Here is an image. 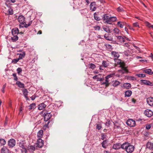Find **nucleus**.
<instances>
[{
    "label": "nucleus",
    "instance_id": "1",
    "mask_svg": "<svg viewBox=\"0 0 153 153\" xmlns=\"http://www.w3.org/2000/svg\"><path fill=\"white\" fill-rule=\"evenodd\" d=\"M40 114L44 117V120L45 121H48L47 123L46 124V126L47 127L51 125L53 122L52 120H49L51 117L52 114L50 112H48L47 111L45 110H43L40 113Z\"/></svg>",
    "mask_w": 153,
    "mask_h": 153
},
{
    "label": "nucleus",
    "instance_id": "2",
    "mask_svg": "<svg viewBox=\"0 0 153 153\" xmlns=\"http://www.w3.org/2000/svg\"><path fill=\"white\" fill-rule=\"evenodd\" d=\"M123 149L125 150L127 153H132L134 150V146L128 142L123 144Z\"/></svg>",
    "mask_w": 153,
    "mask_h": 153
},
{
    "label": "nucleus",
    "instance_id": "3",
    "mask_svg": "<svg viewBox=\"0 0 153 153\" xmlns=\"http://www.w3.org/2000/svg\"><path fill=\"white\" fill-rule=\"evenodd\" d=\"M18 20L20 23L19 25V27H22V25L24 24L25 22H24L25 20V17L22 15H20L19 16Z\"/></svg>",
    "mask_w": 153,
    "mask_h": 153
},
{
    "label": "nucleus",
    "instance_id": "4",
    "mask_svg": "<svg viewBox=\"0 0 153 153\" xmlns=\"http://www.w3.org/2000/svg\"><path fill=\"white\" fill-rule=\"evenodd\" d=\"M126 123L130 127H134L135 126L136 124L135 121L131 119L128 120L126 122Z\"/></svg>",
    "mask_w": 153,
    "mask_h": 153
},
{
    "label": "nucleus",
    "instance_id": "5",
    "mask_svg": "<svg viewBox=\"0 0 153 153\" xmlns=\"http://www.w3.org/2000/svg\"><path fill=\"white\" fill-rule=\"evenodd\" d=\"M16 145V141L13 139H11L8 142V145L9 148H13Z\"/></svg>",
    "mask_w": 153,
    "mask_h": 153
},
{
    "label": "nucleus",
    "instance_id": "6",
    "mask_svg": "<svg viewBox=\"0 0 153 153\" xmlns=\"http://www.w3.org/2000/svg\"><path fill=\"white\" fill-rule=\"evenodd\" d=\"M110 16L108 14H104L102 16V20L105 23H109Z\"/></svg>",
    "mask_w": 153,
    "mask_h": 153
},
{
    "label": "nucleus",
    "instance_id": "7",
    "mask_svg": "<svg viewBox=\"0 0 153 153\" xmlns=\"http://www.w3.org/2000/svg\"><path fill=\"white\" fill-rule=\"evenodd\" d=\"M111 54L112 56V57L114 58V60H117V59L120 56V55L119 53L115 51H112L111 52Z\"/></svg>",
    "mask_w": 153,
    "mask_h": 153
},
{
    "label": "nucleus",
    "instance_id": "8",
    "mask_svg": "<svg viewBox=\"0 0 153 153\" xmlns=\"http://www.w3.org/2000/svg\"><path fill=\"white\" fill-rule=\"evenodd\" d=\"M43 140L41 138H39L37 141L36 147L41 148L43 146Z\"/></svg>",
    "mask_w": 153,
    "mask_h": 153
},
{
    "label": "nucleus",
    "instance_id": "9",
    "mask_svg": "<svg viewBox=\"0 0 153 153\" xmlns=\"http://www.w3.org/2000/svg\"><path fill=\"white\" fill-rule=\"evenodd\" d=\"M144 114L146 116L148 117H150L153 115V112L149 109H146L145 110Z\"/></svg>",
    "mask_w": 153,
    "mask_h": 153
},
{
    "label": "nucleus",
    "instance_id": "10",
    "mask_svg": "<svg viewBox=\"0 0 153 153\" xmlns=\"http://www.w3.org/2000/svg\"><path fill=\"white\" fill-rule=\"evenodd\" d=\"M122 146L123 144H121L120 143H116L113 145V149L115 150L119 149L120 148L123 149Z\"/></svg>",
    "mask_w": 153,
    "mask_h": 153
},
{
    "label": "nucleus",
    "instance_id": "11",
    "mask_svg": "<svg viewBox=\"0 0 153 153\" xmlns=\"http://www.w3.org/2000/svg\"><path fill=\"white\" fill-rule=\"evenodd\" d=\"M123 53L124 55L127 56H132L135 57L136 56L134 54H133L131 52V51L129 50L125 51Z\"/></svg>",
    "mask_w": 153,
    "mask_h": 153
},
{
    "label": "nucleus",
    "instance_id": "12",
    "mask_svg": "<svg viewBox=\"0 0 153 153\" xmlns=\"http://www.w3.org/2000/svg\"><path fill=\"white\" fill-rule=\"evenodd\" d=\"M25 142L24 140L21 141L19 143V147L22 149H24L25 150H26V146L25 145Z\"/></svg>",
    "mask_w": 153,
    "mask_h": 153
},
{
    "label": "nucleus",
    "instance_id": "13",
    "mask_svg": "<svg viewBox=\"0 0 153 153\" xmlns=\"http://www.w3.org/2000/svg\"><path fill=\"white\" fill-rule=\"evenodd\" d=\"M101 75L99 74L94 76L93 78L94 79H96L97 81H102L104 80V78L101 77Z\"/></svg>",
    "mask_w": 153,
    "mask_h": 153
},
{
    "label": "nucleus",
    "instance_id": "14",
    "mask_svg": "<svg viewBox=\"0 0 153 153\" xmlns=\"http://www.w3.org/2000/svg\"><path fill=\"white\" fill-rule=\"evenodd\" d=\"M141 82L143 84L149 86H152L153 85L152 83L149 81L145 80H141Z\"/></svg>",
    "mask_w": 153,
    "mask_h": 153
},
{
    "label": "nucleus",
    "instance_id": "15",
    "mask_svg": "<svg viewBox=\"0 0 153 153\" xmlns=\"http://www.w3.org/2000/svg\"><path fill=\"white\" fill-rule=\"evenodd\" d=\"M96 9V4L95 2H93L90 4V9L92 11H94Z\"/></svg>",
    "mask_w": 153,
    "mask_h": 153
},
{
    "label": "nucleus",
    "instance_id": "16",
    "mask_svg": "<svg viewBox=\"0 0 153 153\" xmlns=\"http://www.w3.org/2000/svg\"><path fill=\"white\" fill-rule=\"evenodd\" d=\"M36 149L35 146H29L27 147V149L30 153H33Z\"/></svg>",
    "mask_w": 153,
    "mask_h": 153
},
{
    "label": "nucleus",
    "instance_id": "17",
    "mask_svg": "<svg viewBox=\"0 0 153 153\" xmlns=\"http://www.w3.org/2000/svg\"><path fill=\"white\" fill-rule=\"evenodd\" d=\"M147 102L150 106H153V97H149L147 98Z\"/></svg>",
    "mask_w": 153,
    "mask_h": 153
},
{
    "label": "nucleus",
    "instance_id": "18",
    "mask_svg": "<svg viewBox=\"0 0 153 153\" xmlns=\"http://www.w3.org/2000/svg\"><path fill=\"white\" fill-rule=\"evenodd\" d=\"M146 147L147 149L150 150L153 149V143L148 142L146 144Z\"/></svg>",
    "mask_w": 153,
    "mask_h": 153
},
{
    "label": "nucleus",
    "instance_id": "19",
    "mask_svg": "<svg viewBox=\"0 0 153 153\" xmlns=\"http://www.w3.org/2000/svg\"><path fill=\"white\" fill-rule=\"evenodd\" d=\"M131 87V85L128 83H124L122 87L126 89H129Z\"/></svg>",
    "mask_w": 153,
    "mask_h": 153
},
{
    "label": "nucleus",
    "instance_id": "20",
    "mask_svg": "<svg viewBox=\"0 0 153 153\" xmlns=\"http://www.w3.org/2000/svg\"><path fill=\"white\" fill-rule=\"evenodd\" d=\"M120 72L123 74L127 73L128 72V70L127 69V67L122 66L121 67V69L119 70Z\"/></svg>",
    "mask_w": 153,
    "mask_h": 153
},
{
    "label": "nucleus",
    "instance_id": "21",
    "mask_svg": "<svg viewBox=\"0 0 153 153\" xmlns=\"http://www.w3.org/2000/svg\"><path fill=\"white\" fill-rule=\"evenodd\" d=\"M108 141L107 140H104L101 143L102 146L104 148H106L108 146Z\"/></svg>",
    "mask_w": 153,
    "mask_h": 153
},
{
    "label": "nucleus",
    "instance_id": "22",
    "mask_svg": "<svg viewBox=\"0 0 153 153\" xmlns=\"http://www.w3.org/2000/svg\"><path fill=\"white\" fill-rule=\"evenodd\" d=\"M19 29L17 28H15L11 30L12 33L13 35H16L19 33Z\"/></svg>",
    "mask_w": 153,
    "mask_h": 153
},
{
    "label": "nucleus",
    "instance_id": "23",
    "mask_svg": "<svg viewBox=\"0 0 153 153\" xmlns=\"http://www.w3.org/2000/svg\"><path fill=\"white\" fill-rule=\"evenodd\" d=\"M143 71V72L150 75H152L153 74V72L152 71L151 69H144Z\"/></svg>",
    "mask_w": 153,
    "mask_h": 153
},
{
    "label": "nucleus",
    "instance_id": "24",
    "mask_svg": "<svg viewBox=\"0 0 153 153\" xmlns=\"http://www.w3.org/2000/svg\"><path fill=\"white\" fill-rule=\"evenodd\" d=\"M102 81H103L102 82H101L102 84L105 85L106 86H108L109 85V80L106 77H105V79H104Z\"/></svg>",
    "mask_w": 153,
    "mask_h": 153
},
{
    "label": "nucleus",
    "instance_id": "25",
    "mask_svg": "<svg viewBox=\"0 0 153 153\" xmlns=\"http://www.w3.org/2000/svg\"><path fill=\"white\" fill-rule=\"evenodd\" d=\"M22 92L25 98L27 100L28 99L27 95H28V91L26 89H24L22 90Z\"/></svg>",
    "mask_w": 153,
    "mask_h": 153
},
{
    "label": "nucleus",
    "instance_id": "26",
    "mask_svg": "<svg viewBox=\"0 0 153 153\" xmlns=\"http://www.w3.org/2000/svg\"><path fill=\"white\" fill-rule=\"evenodd\" d=\"M9 150L5 146H3L1 149V153H9Z\"/></svg>",
    "mask_w": 153,
    "mask_h": 153
},
{
    "label": "nucleus",
    "instance_id": "27",
    "mask_svg": "<svg viewBox=\"0 0 153 153\" xmlns=\"http://www.w3.org/2000/svg\"><path fill=\"white\" fill-rule=\"evenodd\" d=\"M46 105L44 103H42L39 104L38 106V109L39 110H42L44 109L46 107Z\"/></svg>",
    "mask_w": 153,
    "mask_h": 153
},
{
    "label": "nucleus",
    "instance_id": "28",
    "mask_svg": "<svg viewBox=\"0 0 153 153\" xmlns=\"http://www.w3.org/2000/svg\"><path fill=\"white\" fill-rule=\"evenodd\" d=\"M117 19L116 17L115 16H110L109 18V23L108 24H111L112 22H114L117 20Z\"/></svg>",
    "mask_w": 153,
    "mask_h": 153
},
{
    "label": "nucleus",
    "instance_id": "29",
    "mask_svg": "<svg viewBox=\"0 0 153 153\" xmlns=\"http://www.w3.org/2000/svg\"><path fill=\"white\" fill-rule=\"evenodd\" d=\"M120 82L117 80H114L112 82V85L114 87H117L120 85Z\"/></svg>",
    "mask_w": 153,
    "mask_h": 153
},
{
    "label": "nucleus",
    "instance_id": "30",
    "mask_svg": "<svg viewBox=\"0 0 153 153\" xmlns=\"http://www.w3.org/2000/svg\"><path fill=\"white\" fill-rule=\"evenodd\" d=\"M132 92L130 90H128L125 92V97H130L131 95Z\"/></svg>",
    "mask_w": 153,
    "mask_h": 153
},
{
    "label": "nucleus",
    "instance_id": "31",
    "mask_svg": "<svg viewBox=\"0 0 153 153\" xmlns=\"http://www.w3.org/2000/svg\"><path fill=\"white\" fill-rule=\"evenodd\" d=\"M43 131L42 130H40L37 133V137L38 138H41L42 136Z\"/></svg>",
    "mask_w": 153,
    "mask_h": 153
},
{
    "label": "nucleus",
    "instance_id": "32",
    "mask_svg": "<svg viewBox=\"0 0 153 153\" xmlns=\"http://www.w3.org/2000/svg\"><path fill=\"white\" fill-rule=\"evenodd\" d=\"M16 84L20 88H23L25 87L24 84L19 81H17L16 82Z\"/></svg>",
    "mask_w": 153,
    "mask_h": 153
},
{
    "label": "nucleus",
    "instance_id": "33",
    "mask_svg": "<svg viewBox=\"0 0 153 153\" xmlns=\"http://www.w3.org/2000/svg\"><path fill=\"white\" fill-rule=\"evenodd\" d=\"M126 24V23L124 22H118L117 23V25L119 26L120 28H122Z\"/></svg>",
    "mask_w": 153,
    "mask_h": 153
},
{
    "label": "nucleus",
    "instance_id": "34",
    "mask_svg": "<svg viewBox=\"0 0 153 153\" xmlns=\"http://www.w3.org/2000/svg\"><path fill=\"white\" fill-rule=\"evenodd\" d=\"M117 39L121 42L124 43L125 41L124 38L121 36H117Z\"/></svg>",
    "mask_w": 153,
    "mask_h": 153
},
{
    "label": "nucleus",
    "instance_id": "35",
    "mask_svg": "<svg viewBox=\"0 0 153 153\" xmlns=\"http://www.w3.org/2000/svg\"><path fill=\"white\" fill-rule=\"evenodd\" d=\"M103 30L106 33H111L110 30L109 28L108 27H107V26L103 27H102Z\"/></svg>",
    "mask_w": 153,
    "mask_h": 153
},
{
    "label": "nucleus",
    "instance_id": "36",
    "mask_svg": "<svg viewBox=\"0 0 153 153\" xmlns=\"http://www.w3.org/2000/svg\"><path fill=\"white\" fill-rule=\"evenodd\" d=\"M32 21H31L29 23H28V24H26L25 22L24 24L23 25H22V27H20L22 28V27H25L27 28V27H28L29 26H30V25H31V24L32 23Z\"/></svg>",
    "mask_w": 153,
    "mask_h": 153
},
{
    "label": "nucleus",
    "instance_id": "37",
    "mask_svg": "<svg viewBox=\"0 0 153 153\" xmlns=\"http://www.w3.org/2000/svg\"><path fill=\"white\" fill-rule=\"evenodd\" d=\"M29 110H33L36 107V104L34 103L31 104L28 106Z\"/></svg>",
    "mask_w": 153,
    "mask_h": 153
},
{
    "label": "nucleus",
    "instance_id": "38",
    "mask_svg": "<svg viewBox=\"0 0 153 153\" xmlns=\"http://www.w3.org/2000/svg\"><path fill=\"white\" fill-rule=\"evenodd\" d=\"M6 143V141L5 140L2 138L0 139V145L1 146H4Z\"/></svg>",
    "mask_w": 153,
    "mask_h": 153
},
{
    "label": "nucleus",
    "instance_id": "39",
    "mask_svg": "<svg viewBox=\"0 0 153 153\" xmlns=\"http://www.w3.org/2000/svg\"><path fill=\"white\" fill-rule=\"evenodd\" d=\"M19 58H18L19 60L22 59L23 58H24L25 55V53L24 52H23L22 53L19 54Z\"/></svg>",
    "mask_w": 153,
    "mask_h": 153
},
{
    "label": "nucleus",
    "instance_id": "40",
    "mask_svg": "<svg viewBox=\"0 0 153 153\" xmlns=\"http://www.w3.org/2000/svg\"><path fill=\"white\" fill-rule=\"evenodd\" d=\"M88 67L92 69H94L96 68V65L92 63L89 64Z\"/></svg>",
    "mask_w": 153,
    "mask_h": 153
},
{
    "label": "nucleus",
    "instance_id": "41",
    "mask_svg": "<svg viewBox=\"0 0 153 153\" xmlns=\"http://www.w3.org/2000/svg\"><path fill=\"white\" fill-rule=\"evenodd\" d=\"M13 36V37H11V39L13 41L15 42L18 40V37L16 35Z\"/></svg>",
    "mask_w": 153,
    "mask_h": 153
},
{
    "label": "nucleus",
    "instance_id": "42",
    "mask_svg": "<svg viewBox=\"0 0 153 153\" xmlns=\"http://www.w3.org/2000/svg\"><path fill=\"white\" fill-rule=\"evenodd\" d=\"M102 65L104 67H107L109 64L107 61H103L102 62Z\"/></svg>",
    "mask_w": 153,
    "mask_h": 153
},
{
    "label": "nucleus",
    "instance_id": "43",
    "mask_svg": "<svg viewBox=\"0 0 153 153\" xmlns=\"http://www.w3.org/2000/svg\"><path fill=\"white\" fill-rule=\"evenodd\" d=\"M94 18L97 21H99L100 20V17L97 15L96 13H95L94 14Z\"/></svg>",
    "mask_w": 153,
    "mask_h": 153
},
{
    "label": "nucleus",
    "instance_id": "44",
    "mask_svg": "<svg viewBox=\"0 0 153 153\" xmlns=\"http://www.w3.org/2000/svg\"><path fill=\"white\" fill-rule=\"evenodd\" d=\"M5 4L6 6L8 7H9L10 6V2L9 0H6Z\"/></svg>",
    "mask_w": 153,
    "mask_h": 153
},
{
    "label": "nucleus",
    "instance_id": "45",
    "mask_svg": "<svg viewBox=\"0 0 153 153\" xmlns=\"http://www.w3.org/2000/svg\"><path fill=\"white\" fill-rule=\"evenodd\" d=\"M113 31L115 35L118 34L119 33V29L117 28H114L113 30Z\"/></svg>",
    "mask_w": 153,
    "mask_h": 153
},
{
    "label": "nucleus",
    "instance_id": "46",
    "mask_svg": "<svg viewBox=\"0 0 153 153\" xmlns=\"http://www.w3.org/2000/svg\"><path fill=\"white\" fill-rule=\"evenodd\" d=\"M19 60L18 58L13 59L12 61V63L15 64L17 63Z\"/></svg>",
    "mask_w": 153,
    "mask_h": 153
},
{
    "label": "nucleus",
    "instance_id": "47",
    "mask_svg": "<svg viewBox=\"0 0 153 153\" xmlns=\"http://www.w3.org/2000/svg\"><path fill=\"white\" fill-rule=\"evenodd\" d=\"M104 38L105 39L109 41H112V38L111 37H110L108 36H106L105 35H104Z\"/></svg>",
    "mask_w": 153,
    "mask_h": 153
},
{
    "label": "nucleus",
    "instance_id": "48",
    "mask_svg": "<svg viewBox=\"0 0 153 153\" xmlns=\"http://www.w3.org/2000/svg\"><path fill=\"white\" fill-rule=\"evenodd\" d=\"M136 76L139 77H144L146 76L145 75L143 74H137Z\"/></svg>",
    "mask_w": 153,
    "mask_h": 153
},
{
    "label": "nucleus",
    "instance_id": "49",
    "mask_svg": "<svg viewBox=\"0 0 153 153\" xmlns=\"http://www.w3.org/2000/svg\"><path fill=\"white\" fill-rule=\"evenodd\" d=\"M96 128L98 130H100L102 128V126L100 124H96Z\"/></svg>",
    "mask_w": 153,
    "mask_h": 153
},
{
    "label": "nucleus",
    "instance_id": "50",
    "mask_svg": "<svg viewBox=\"0 0 153 153\" xmlns=\"http://www.w3.org/2000/svg\"><path fill=\"white\" fill-rule=\"evenodd\" d=\"M105 46L108 49H112V47L111 45L108 44H106L105 45Z\"/></svg>",
    "mask_w": 153,
    "mask_h": 153
},
{
    "label": "nucleus",
    "instance_id": "51",
    "mask_svg": "<svg viewBox=\"0 0 153 153\" xmlns=\"http://www.w3.org/2000/svg\"><path fill=\"white\" fill-rule=\"evenodd\" d=\"M94 29L96 30H100V27L98 25H96L94 27Z\"/></svg>",
    "mask_w": 153,
    "mask_h": 153
},
{
    "label": "nucleus",
    "instance_id": "52",
    "mask_svg": "<svg viewBox=\"0 0 153 153\" xmlns=\"http://www.w3.org/2000/svg\"><path fill=\"white\" fill-rule=\"evenodd\" d=\"M13 76L14 77V80L16 81H17L18 79L16 76V74L15 73H13Z\"/></svg>",
    "mask_w": 153,
    "mask_h": 153
},
{
    "label": "nucleus",
    "instance_id": "53",
    "mask_svg": "<svg viewBox=\"0 0 153 153\" xmlns=\"http://www.w3.org/2000/svg\"><path fill=\"white\" fill-rule=\"evenodd\" d=\"M8 13L10 15H12L13 14V10L9 8L8 9Z\"/></svg>",
    "mask_w": 153,
    "mask_h": 153
},
{
    "label": "nucleus",
    "instance_id": "54",
    "mask_svg": "<svg viewBox=\"0 0 153 153\" xmlns=\"http://www.w3.org/2000/svg\"><path fill=\"white\" fill-rule=\"evenodd\" d=\"M106 135L105 134H102L101 139L102 140H104V139L106 137Z\"/></svg>",
    "mask_w": 153,
    "mask_h": 153
},
{
    "label": "nucleus",
    "instance_id": "55",
    "mask_svg": "<svg viewBox=\"0 0 153 153\" xmlns=\"http://www.w3.org/2000/svg\"><path fill=\"white\" fill-rule=\"evenodd\" d=\"M16 71L17 73L18 74H19L22 72V69L20 68H18L17 69Z\"/></svg>",
    "mask_w": 153,
    "mask_h": 153
},
{
    "label": "nucleus",
    "instance_id": "56",
    "mask_svg": "<svg viewBox=\"0 0 153 153\" xmlns=\"http://www.w3.org/2000/svg\"><path fill=\"white\" fill-rule=\"evenodd\" d=\"M6 86V84L5 83V84H4L3 86V87L1 89V91H2V92L3 93H4L5 92L4 89H5V88Z\"/></svg>",
    "mask_w": 153,
    "mask_h": 153
},
{
    "label": "nucleus",
    "instance_id": "57",
    "mask_svg": "<svg viewBox=\"0 0 153 153\" xmlns=\"http://www.w3.org/2000/svg\"><path fill=\"white\" fill-rule=\"evenodd\" d=\"M115 62L117 63V64H120L121 63V61L120 60L118 59L117 60H114Z\"/></svg>",
    "mask_w": 153,
    "mask_h": 153
},
{
    "label": "nucleus",
    "instance_id": "58",
    "mask_svg": "<svg viewBox=\"0 0 153 153\" xmlns=\"http://www.w3.org/2000/svg\"><path fill=\"white\" fill-rule=\"evenodd\" d=\"M117 10L118 12H122L123 11V8L120 7L117 8Z\"/></svg>",
    "mask_w": 153,
    "mask_h": 153
},
{
    "label": "nucleus",
    "instance_id": "59",
    "mask_svg": "<svg viewBox=\"0 0 153 153\" xmlns=\"http://www.w3.org/2000/svg\"><path fill=\"white\" fill-rule=\"evenodd\" d=\"M128 79L129 80H134L135 79V78L134 76H130L128 77Z\"/></svg>",
    "mask_w": 153,
    "mask_h": 153
},
{
    "label": "nucleus",
    "instance_id": "60",
    "mask_svg": "<svg viewBox=\"0 0 153 153\" xmlns=\"http://www.w3.org/2000/svg\"><path fill=\"white\" fill-rule=\"evenodd\" d=\"M114 74H109V75H108L107 76L105 77H106V78H107L109 79V78H111V77H113L114 76Z\"/></svg>",
    "mask_w": 153,
    "mask_h": 153
},
{
    "label": "nucleus",
    "instance_id": "61",
    "mask_svg": "<svg viewBox=\"0 0 153 153\" xmlns=\"http://www.w3.org/2000/svg\"><path fill=\"white\" fill-rule=\"evenodd\" d=\"M133 26L134 27H139V25L137 22L134 23L133 24Z\"/></svg>",
    "mask_w": 153,
    "mask_h": 153
},
{
    "label": "nucleus",
    "instance_id": "62",
    "mask_svg": "<svg viewBox=\"0 0 153 153\" xmlns=\"http://www.w3.org/2000/svg\"><path fill=\"white\" fill-rule=\"evenodd\" d=\"M130 56V57L128 58L127 59H128V61H131L132 60H133V58L134 57V56Z\"/></svg>",
    "mask_w": 153,
    "mask_h": 153
},
{
    "label": "nucleus",
    "instance_id": "63",
    "mask_svg": "<svg viewBox=\"0 0 153 153\" xmlns=\"http://www.w3.org/2000/svg\"><path fill=\"white\" fill-rule=\"evenodd\" d=\"M151 127V126L150 124H147L146 125V128L147 130L149 129Z\"/></svg>",
    "mask_w": 153,
    "mask_h": 153
},
{
    "label": "nucleus",
    "instance_id": "64",
    "mask_svg": "<svg viewBox=\"0 0 153 153\" xmlns=\"http://www.w3.org/2000/svg\"><path fill=\"white\" fill-rule=\"evenodd\" d=\"M105 125L108 126H109V125H110V121L109 120L108 121H107V122L106 123Z\"/></svg>",
    "mask_w": 153,
    "mask_h": 153
}]
</instances>
